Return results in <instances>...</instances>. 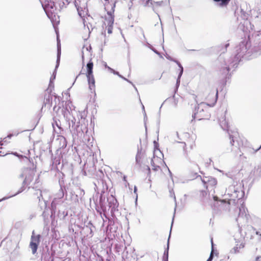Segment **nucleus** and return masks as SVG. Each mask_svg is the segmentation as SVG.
I'll use <instances>...</instances> for the list:
<instances>
[{"instance_id":"1","label":"nucleus","mask_w":261,"mask_h":261,"mask_svg":"<svg viewBox=\"0 0 261 261\" xmlns=\"http://www.w3.org/2000/svg\"><path fill=\"white\" fill-rule=\"evenodd\" d=\"M232 201L228 199V201L226 202L225 200H217L216 202L214 203L212 205L214 213L217 215H221L229 211L231 215L238 217L236 219L238 222V227L240 228L243 224L247 222L248 216H247L245 207L242 204L241 206H236Z\"/></svg>"},{"instance_id":"2","label":"nucleus","mask_w":261,"mask_h":261,"mask_svg":"<svg viewBox=\"0 0 261 261\" xmlns=\"http://www.w3.org/2000/svg\"><path fill=\"white\" fill-rule=\"evenodd\" d=\"M244 185L242 181L233 180L232 182L226 188L225 195L228 196L229 200L233 203H236V201L241 202V200L244 196Z\"/></svg>"},{"instance_id":"3","label":"nucleus","mask_w":261,"mask_h":261,"mask_svg":"<svg viewBox=\"0 0 261 261\" xmlns=\"http://www.w3.org/2000/svg\"><path fill=\"white\" fill-rule=\"evenodd\" d=\"M64 117L68 122L69 127L73 136H76L77 137L82 138L84 132L87 129L86 126L80 124L79 119L75 118L72 115H71L68 110H62Z\"/></svg>"},{"instance_id":"4","label":"nucleus","mask_w":261,"mask_h":261,"mask_svg":"<svg viewBox=\"0 0 261 261\" xmlns=\"http://www.w3.org/2000/svg\"><path fill=\"white\" fill-rule=\"evenodd\" d=\"M211 94L213 97V104L212 105H210L203 102L198 104V106L195 108L194 114L192 115V117L194 119L196 118L198 120H201L205 118L206 117L208 116V115L205 113V112L207 113L208 106L213 107L216 102L218 97V90H217L216 92L215 91H213Z\"/></svg>"},{"instance_id":"5","label":"nucleus","mask_w":261,"mask_h":261,"mask_svg":"<svg viewBox=\"0 0 261 261\" xmlns=\"http://www.w3.org/2000/svg\"><path fill=\"white\" fill-rule=\"evenodd\" d=\"M219 124L222 128V129L224 130L227 131L229 135V138L230 139V143L231 145L237 147H238L239 149H240V147L243 145V142L241 139L238 137V133H234L233 134H230L229 132L228 122L226 120L225 118L223 117L221 119H219Z\"/></svg>"},{"instance_id":"6","label":"nucleus","mask_w":261,"mask_h":261,"mask_svg":"<svg viewBox=\"0 0 261 261\" xmlns=\"http://www.w3.org/2000/svg\"><path fill=\"white\" fill-rule=\"evenodd\" d=\"M39 1L47 17L51 20H56L57 10L55 6L54 2L50 0H39Z\"/></svg>"},{"instance_id":"7","label":"nucleus","mask_w":261,"mask_h":261,"mask_svg":"<svg viewBox=\"0 0 261 261\" xmlns=\"http://www.w3.org/2000/svg\"><path fill=\"white\" fill-rule=\"evenodd\" d=\"M56 3L59 4V5L61 9H62L64 7H66L67 5L71 3H73L74 4L75 7L76 8L77 11L78 12V14L79 16L83 18V23L84 27L86 26L85 24V19L84 18L85 15L87 14V9L85 7V6H83L82 7L81 6L79 5L78 2L76 0H62V2H60L59 0H54Z\"/></svg>"},{"instance_id":"8","label":"nucleus","mask_w":261,"mask_h":261,"mask_svg":"<svg viewBox=\"0 0 261 261\" xmlns=\"http://www.w3.org/2000/svg\"><path fill=\"white\" fill-rule=\"evenodd\" d=\"M250 47V44L247 41H242L236 48V54L234 57V60L233 61V65L236 64L238 62H240L241 58L244 57L246 53Z\"/></svg>"},{"instance_id":"9","label":"nucleus","mask_w":261,"mask_h":261,"mask_svg":"<svg viewBox=\"0 0 261 261\" xmlns=\"http://www.w3.org/2000/svg\"><path fill=\"white\" fill-rule=\"evenodd\" d=\"M215 191L211 190L210 192L206 191H200L199 196L203 203L209 204L212 206L216 200H217V196L214 195Z\"/></svg>"},{"instance_id":"10","label":"nucleus","mask_w":261,"mask_h":261,"mask_svg":"<svg viewBox=\"0 0 261 261\" xmlns=\"http://www.w3.org/2000/svg\"><path fill=\"white\" fill-rule=\"evenodd\" d=\"M35 173V170L34 168H27L22 169L19 177L24 178L23 181V185H29L30 184L34 178Z\"/></svg>"},{"instance_id":"11","label":"nucleus","mask_w":261,"mask_h":261,"mask_svg":"<svg viewBox=\"0 0 261 261\" xmlns=\"http://www.w3.org/2000/svg\"><path fill=\"white\" fill-rule=\"evenodd\" d=\"M87 74L86 76L88 79L89 88L91 91L95 90V79L93 74V63L90 61L87 64Z\"/></svg>"},{"instance_id":"12","label":"nucleus","mask_w":261,"mask_h":261,"mask_svg":"<svg viewBox=\"0 0 261 261\" xmlns=\"http://www.w3.org/2000/svg\"><path fill=\"white\" fill-rule=\"evenodd\" d=\"M115 4H114L112 6L111 11L107 12L108 16L106 17L104 24L107 25V30L109 34L112 33L113 25L114 23V18L112 14L114 13Z\"/></svg>"},{"instance_id":"13","label":"nucleus","mask_w":261,"mask_h":261,"mask_svg":"<svg viewBox=\"0 0 261 261\" xmlns=\"http://www.w3.org/2000/svg\"><path fill=\"white\" fill-rule=\"evenodd\" d=\"M40 238L41 236L40 234L35 235L34 231H33L29 246L33 254H35L37 252L40 242Z\"/></svg>"},{"instance_id":"14","label":"nucleus","mask_w":261,"mask_h":261,"mask_svg":"<svg viewBox=\"0 0 261 261\" xmlns=\"http://www.w3.org/2000/svg\"><path fill=\"white\" fill-rule=\"evenodd\" d=\"M201 180L203 184V186L206 187L207 190L208 191V188H212V190L214 191L213 188L214 186L216 185L217 182L216 178L212 177L205 176L203 177Z\"/></svg>"},{"instance_id":"15","label":"nucleus","mask_w":261,"mask_h":261,"mask_svg":"<svg viewBox=\"0 0 261 261\" xmlns=\"http://www.w3.org/2000/svg\"><path fill=\"white\" fill-rule=\"evenodd\" d=\"M108 201L109 202V207L111 209V213H113L115 211L118 210L117 208L118 206V203L115 198L111 196V197L108 198Z\"/></svg>"},{"instance_id":"16","label":"nucleus","mask_w":261,"mask_h":261,"mask_svg":"<svg viewBox=\"0 0 261 261\" xmlns=\"http://www.w3.org/2000/svg\"><path fill=\"white\" fill-rule=\"evenodd\" d=\"M57 40H58L57 59V65L56 66L55 69H56L59 66V61H60V56H61V45L59 42V38H58V36H57ZM56 74V70H55L53 75L50 77V82H51V81L55 79Z\"/></svg>"},{"instance_id":"17","label":"nucleus","mask_w":261,"mask_h":261,"mask_svg":"<svg viewBox=\"0 0 261 261\" xmlns=\"http://www.w3.org/2000/svg\"><path fill=\"white\" fill-rule=\"evenodd\" d=\"M85 130H86L85 134H84V132L82 135V137H83V141L89 147H90V146H92L93 145L92 143L93 141V138L92 137L91 138L90 135L88 134L87 128L85 129Z\"/></svg>"},{"instance_id":"18","label":"nucleus","mask_w":261,"mask_h":261,"mask_svg":"<svg viewBox=\"0 0 261 261\" xmlns=\"http://www.w3.org/2000/svg\"><path fill=\"white\" fill-rule=\"evenodd\" d=\"M63 196H64L63 191L62 189L61 188L60 189V190L59 191L58 193L57 194L56 197L54 198V199L53 200V201L51 202V206L53 208H56V206L57 204V202H56L57 199H62L63 197Z\"/></svg>"},{"instance_id":"19","label":"nucleus","mask_w":261,"mask_h":261,"mask_svg":"<svg viewBox=\"0 0 261 261\" xmlns=\"http://www.w3.org/2000/svg\"><path fill=\"white\" fill-rule=\"evenodd\" d=\"M176 63L177 64V65L178 66V67L180 68V72L178 74V77L176 80V88L175 89V92H176V91L177 90V89L178 88V87L180 84V77L183 73V71H184V69H183V67L181 66V64L178 61H176Z\"/></svg>"},{"instance_id":"20","label":"nucleus","mask_w":261,"mask_h":261,"mask_svg":"<svg viewBox=\"0 0 261 261\" xmlns=\"http://www.w3.org/2000/svg\"><path fill=\"white\" fill-rule=\"evenodd\" d=\"M157 161L161 162L162 161L161 158L155 156L151 159L152 169L155 171H158L160 169V166L156 163Z\"/></svg>"},{"instance_id":"21","label":"nucleus","mask_w":261,"mask_h":261,"mask_svg":"<svg viewBox=\"0 0 261 261\" xmlns=\"http://www.w3.org/2000/svg\"><path fill=\"white\" fill-rule=\"evenodd\" d=\"M50 92H48V95H45L44 100L43 102L44 105L45 107L47 106V107L49 108H50L51 106L53 103V97L52 95L50 94Z\"/></svg>"},{"instance_id":"22","label":"nucleus","mask_w":261,"mask_h":261,"mask_svg":"<svg viewBox=\"0 0 261 261\" xmlns=\"http://www.w3.org/2000/svg\"><path fill=\"white\" fill-rule=\"evenodd\" d=\"M217 2V5L220 7H226L229 4L230 0H214Z\"/></svg>"},{"instance_id":"23","label":"nucleus","mask_w":261,"mask_h":261,"mask_svg":"<svg viewBox=\"0 0 261 261\" xmlns=\"http://www.w3.org/2000/svg\"><path fill=\"white\" fill-rule=\"evenodd\" d=\"M255 42L258 47L261 49V31L255 36Z\"/></svg>"},{"instance_id":"24","label":"nucleus","mask_w":261,"mask_h":261,"mask_svg":"<svg viewBox=\"0 0 261 261\" xmlns=\"http://www.w3.org/2000/svg\"><path fill=\"white\" fill-rule=\"evenodd\" d=\"M170 237V234L169 235V238H168L167 248L166 249V250H165L164 253L163 258L164 261H168Z\"/></svg>"},{"instance_id":"25","label":"nucleus","mask_w":261,"mask_h":261,"mask_svg":"<svg viewBox=\"0 0 261 261\" xmlns=\"http://www.w3.org/2000/svg\"><path fill=\"white\" fill-rule=\"evenodd\" d=\"M170 237V234L169 235V238H168L167 248L166 249V250H165L164 253L163 258L164 261H168Z\"/></svg>"},{"instance_id":"26","label":"nucleus","mask_w":261,"mask_h":261,"mask_svg":"<svg viewBox=\"0 0 261 261\" xmlns=\"http://www.w3.org/2000/svg\"><path fill=\"white\" fill-rule=\"evenodd\" d=\"M142 158V153L141 150L138 149L137 153L136 156V164L138 165L139 166H141V159Z\"/></svg>"},{"instance_id":"27","label":"nucleus","mask_w":261,"mask_h":261,"mask_svg":"<svg viewBox=\"0 0 261 261\" xmlns=\"http://www.w3.org/2000/svg\"><path fill=\"white\" fill-rule=\"evenodd\" d=\"M253 174L256 177H259L261 176V165L255 168L253 171Z\"/></svg>"},{"instance_id":"28","label":"nucleus","mask_w":261,"mask_h":261,"mask_svg":"<svg viewBox=\"0 0 261 261\" xmlns=\"http://www.w3.org/2000/svg\"><path fill=\"white\" fill-rule=\"evenodd\" d=\"M24 190V188H23V186H22V187L20 188V189L17 192H16L15 194H13V195H12L10 196H8V197H5L4 198H3L2 199H0V201H3V200H5L6 199H8L11 197H12L14 196H16L17 195H18V194L21 193L23 190Z\"/></svg>"},{"instance_id":"29","label":"nucleus","mask_w":261,"mask_h":261,"mask_svg":"<svg viewBox=\"0 0 261 261\" xmlns=\"http://www.w3.org/2000/svg\"><path fill=\"white\" fill-rule=\"evenodd\" d=\"M230 70L229 66L226 65L225 67H222L221 69V71L222 72V74H227Z\"/></svg>"},{"instance_id":"30","label":"nucleus","mask_w":261,"mask_h":261,"mask_svg":"<svg viewBox=\"0 0 261 261\" xmlns=\"http://www.w3.org/2000/svg\"><path fill=\"white\" fill-rule=\"evenodd\" d=\"M146 46H147L148 48H149L150 49H151V50H152L154 53H155L156 54H157V55H159V56H160L161 57L160 53L158 50H156L155 48H154L152 47V46L151 44H150L149 43L147 42V43H146Z\"/></svg>"},{"instance_id":"31","label":"nucleus","mask_w":261,"mask_h":261,"mask_svg":"<svg viewBox=\"0 0 261 261\" xmlns=\"http://www.w3.org/2000/svg\"><path fill=\"white\" fill-rule=\"evenodd\" d=\"M13 135H14L13 134H10L8 135L7 137L4 138L3 141L0 142V146H2V145H4V143L7 142V138L9 139H10Z\"/></svg>"},{"instance_id":"32","label":"nucleus","mask_w":261,"mask_h":261,"mask_svg":"<svg viewBox=\"0 0 261 261\" xmlns=\"http://www.w3.org/2000/svg\"><path fill=\"white\" fill-rule=\"evenodd\" d=\"M114 74L117 75L120 78H121V79H123L124 80L128 82V83H131L132 84H133V83L130 81H129L128 80H127V79H126L125 77L123 76L122 75L120 74L119 73L118 71H116Z\"/></svg>"},{"instance_id":"33","label":"nucleus","mask_w":261,"mask_h":261,"mask_svg":"<svg viewBox=\"0 0 261 261\" xmlns=\"http://www.w3.org/2000/svg\"><path fill=\"white\" fill-rule=\"evenodd\" d=\"M163 1H160V2H154V1H150V5L151 6H152L153 4H155V5H156L157 6H161L162 4H163Z\"/></svg>"},{"instance_id":"34","label":"nucleus","mask_w":261,"mask_h":261,"mask_svg":"<svg viewBox=\"0 0 261 261\" xmlns=\"http://www.w3.org/2000/svg\"><path fill=\"white\" fill-rule=\"evenodd\" d=\"M142 1L143 4L145 6H149V4L150 3V1L151 0H141Z\"/></svg>"},{"instance_id":"35","label":"nucleus","mask_w":261,"mask_h":261,"mask_svg":"<svg viewBox=\"0 0 261 261\" xmlns=\"http://www.w3.org/2000/svg\"><path fill=\"white\" fill-rule=\"evenodd\" d=\"M105 2H103L104 6L105 7V9L107 10L108 8V4L109 3V0H104Z\"/></svg>"},{"instance_id":"36","label":"nucleus","mask_w":261,"mask_h":261,"mask_svg":"<svg viewBox=\"0 0 261 261\" xmlns=\"http://www.w3.org/2000/svg\"><path fill=\"white\" fill-rule=\"evenodd\" d=\"M231 252L232 253H236L237 252H239L238 247H234L231 250Z\"/></svg>"},{"instance_id":"37","label":"nucleus","mask_w":261,"mask_h":261,"mask_svg":"<svg viewBox=\"0 0 261 261\" xmlns=\"http://www.w3.org/2000/svg\"><path fill=\"white\" fill-rule=\"evenodd\" d=\"M170 196L173 197L175 201L176 200L175 196L174 193L172 192V190H170Z\"/></svg>"},{"instance_id":"38","label":"nucleus","mask_w":261,"mask_h":261,"mask_svg":"<svg viewBox=\"0 0 261 261\" xmlns=\"http://www.w3.org/2000/svg\"><path fill=\"white\" fill-rule=\"evenodd\" d=\"M213 258V252L212 251L209 258L207 259V260L206 261H212Z\"/></svg>"},{"instance_id":"39","label":"nucleus","mask_w":261,"mask_h":261,"mask_svg":"<svg viewBox=\"0 0 261 261\" xmlns=\"http://www.w3.org/2000/svg\"><path fill=\"white\" fill-rule=\"evenodd\" d=\"M146 169L147 171V174H149L150 173V168L148 166H146Z\"/></svg>"},{"instance_id":"40","label":"nucleus","mask_w":261,"mask_h":261,"mask_svg":"<svg viewBox=\"0 0 261 261\" xmlns=\"http://www.w3.org/2000/svg\"><path fill=\"white\" fill-rule=\"evenodd\" d=\"M166 58H167L168 59H169V60H171V61H172L175 62V63H176V61H176V60H174V59H171V58L170 57H169V56H166Z\"/></svg>"},{"instance_id":"41","label":"nucleus","mask_w":261,"mask_h":261,"mask_svg":"<svg viewBox=\"0 0 261 261\" xmlns=\"http://www.w3.org/2000/svg\"><path fill=\"white\" fill-rule=\"evenodd\" d=\"M142 109H143V111L144 112V119H145L146 117V113L145 111V108H144V107L143 105H142Z\"/></svg>"},{"instance_id":"42","label":"nucleus","mask_w":261,"mask_h":261,"mask_svg":"<svg viewBox=\"0 0 261 261\" xmlns=\"http://www.w3.org/2000/svg\"><path fill=\"white\" fill-rule=\"evenodd\" d=\"M109 71H110L111 72L113 73V74H115V71H116L115 70H114V69H112V68H110Z\"/></svg>"},{"instance_id":"43","label":"nucleus","mask_w":261,"mask_h":261,"mask_svg":"<svg viewBox=\"0 0 261 261\" xmlns=\"http://www.w3.org/2000/svg\"><path fill=\"white\" fill-rule=\"evenodd\" d=\"M109 71H110L111 72L113 73V74H115V71H116L115 70H114V69H112V68H110Z\"/></svg>"},{"instance_id":"44","label":"nucleus","mask_w":261,"mask_h":261,"mask_svg":"<svg viewBox=\"0 0 261 261\" xmlns=\"http://www.w3.org/2000/svg\"><path fill=\"white\" fill-rule=\"evenodd\" d=\"M38 193H39V194H40V196H42V195H41V191L40 190H37V193H36V194H38Z\"/></svg>"},{"instance_id":"45","label":"nucleus","mask_w":261,"mask_h":261,"mask_svg":"<svg viewBox=\"0 0 261 261\" xmlns=\"http://www.w3.org/2000/svg\"><path fill=\"white\" fill-rule=\"evenodd\" d=\"M260 149H261V145L260 146V147L258 148H257L256 150H255L254 152H256V151H257Z\"/></svg>"},{"instance_id":"46","label":"nucleus","mask_w":261,"mask_h":261,"mask_svg":"<svg viewBox=\"0 0 261 261\" xmlns=\"http://www.w3.org/2000/svg\"><path fill=\"white\" fill-rule=\"evenodd\" d=\"M126 176L124 175L123 177V180L125 181H126Z\"/></svg>"},{"instance_id":"47","label":"nucleus","mask_w":261,"mask_h":261,"mask_svg":"<svg viewBox=\"0 0 261 261\" xmlns=\"http://www.w3.org/2000/svg\"><path fill=\"white\" fill-rule=\"evenodd\" d=\"M229 45V43L225 44V48H226Z\"/></svg>"},{"instance_id":"48","label":"nucleus","mask_w":261,"mask_h":261,"mask_svg":"<svg viewBox=\"0 0 261 261\" xmlns=\"http://www.w3.org/2000/svg\"><path fill=\"white\" fill-rule=\"evenodd\" d=\"M13 253H16L17 255L18 254V252H16V251H14V252L11 253V255H12Z\"/></svg>"},{"instance_id":"49","label":"nucleus","mask_w":261,"mask_h":261,"mask_svg":"<svg viewBox=\"0 0 261 261\" xmlns=\"http://www.w3.org/2000/svg\"><path fill=\"white\" fill-rule=\"evenodd\" d=\"M137 190V187L136 186H135V187H134V193H136Z\"/></svg>"},{"instance_id":"50","label":"nucleus","mask_w":261,"mask_h":261,"mask_svg":"<svg viewBox=\"0 0 261 261\" xmlns=\"http://www.w3.org/2000/svg\"><path fill=\"white\" fill-rule=\"evenodd\" d=\"M183 143H184V146L183 148H184V149L185 150V149L186 146V143H185V142H184Z\"/></svg>"},{"instance_id":"51","label":"nucleus","mask_w":261,"mask_h":261,"mask_svg":"<svg viewBox=\"0 0 261 261\" xmlns=\"http://www.w3.org/2000/svg\"><path fill=\"white\" fill-rule=\"evenodd\" d=\"M105 66L106 68H107V67H109L106 63H105Z\"/></svg>"},{"instance_id":"52","label":"nucleus","mask_w":261,"mask_h":261,"mask_svg":"<svg viewBox=\"0 0 261 261\" xmlns=\"http://www.w3.org/2000/svg\"><path fill=\"white\" fill-rule=\"evenodd\" d=\"M211 242H212V246L213 247V240H211Z\"/></svg>"},{"instance_id":"53","label":"nucleus","mask_w":261,"mask_h":261,"mask_svg":"<svg viewBox=\"0 0 261 261\" xmlns=\"http://www.w3.org/2000/svg\"><path fill=\"white\" fill-rule=\"evenodd\" d=\"M133 86L134 87V88H135V90L138 92L137 91V89L135 87V86L134 85H133Z\"/></svg>"},{"instance_id":"54","label":"nucleus","mask_w":261,"mask_h":261,"mask_svg":"<svg viewBox=\"0 0 261 261\" xmlns=\"http://www.w3.org/2000/svg\"><path fill=\"white\" fill-rule=\"evenodd\" d=\"M110 68H111V67H109H109H107V69H108L109 70H110Z\"/></svg>"},{"instance_id":"55","label":"nucleus","mask_w":261,"mask_h":261,"mask_svg":"<svg viewBox=\"0 0 261 261\" xmlns=\"http://www.w3.org/2000/svg\"><path fill=\"white\" fill-rule=\"evenodd\" d=\"M56 107V106H54V110H55V109Z\"/></svg>"},{"instance_id":"56","label":"nucleus","mask_w":261,"mask_h":261,"mask_svg":"<svg viewBox=\"0 0 261 261\" xmlns=\"http://www.w3.org/2000/svg\"><path fill=\"white\" fill-rule=\"evenodd\" d=\"M63 139L64 141H65V139L64 138H63Z\"/></svg>"},{"instance_id":"57","label":"nucleus","mask_w":261,"mask_h":261,"mask_svg":"<svg viewBox=\"0 0 261 261\" xmlns=\"http://www.w3.org/2000/svg\"><path fill=\"white\" fill-rule=\"evenodd\" d=\"M38 198H39V200L40 201V197H39V196H38Z\"/></svg>"},{"instance_id":"58","label":"nucleus","mask_w":261,"mask_h":261,"mask_svg":"<svg viewBox=\"0 0 261 261\" xmlns=\"http://www.w3.org/2000/svg\"><path fill=\"white\" fill-rule=\"evenodd\" d=\"M259 258L258 257H256V259L257 260Z\"/></svg>"},{"instance_id":"59","label":"nucleus","mask_w":261,"mask_h":261,"mask_svg":"<svg viewBox=\"0 0 261 261\" xmlns=\"http://www.w3.org/2000/svg\"><path fill=\"white\" fill-rule=\"evenodd\" d=\"M67 215V213H66L65 215V216H66Z\"/></svg>"},{"instance_id":"60","label":"nucleus","mask_w":261,"mask_h":261,"mask_svg":"<svg viewBox=\"0 0 261 261\" xmlns=\"http://www.w3.org/2000/svg\"><path fill=\"white\" fill-rule=\"evenodd\" d=\"M90 229V232L91 233L92 232V230H91V229Z\"/></svg>"}]
</instances>
